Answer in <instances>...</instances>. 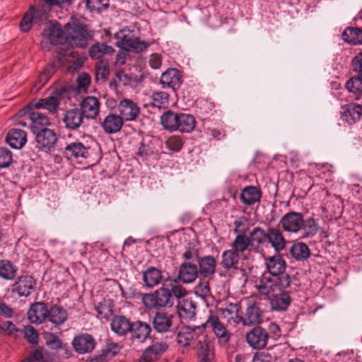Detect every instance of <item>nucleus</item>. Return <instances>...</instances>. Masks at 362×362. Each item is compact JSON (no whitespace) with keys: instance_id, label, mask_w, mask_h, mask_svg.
I'll return each instance as SVG.
<instances>
[{"instance_id":"nucleus-12","label":"nucleus","mask_w":362,"mask_h":362,"mask_svg":"<svg viewBox=\"0 0 362 362\" xmlns=\"http://www.w3.org/2000/svg\"><path fill=\"white\" fill-rule=\"evenodd\" d=\"M94 338L88 334H81L76 336L72 341V346L76 352L79 354H89L95 347Z\"/></svg>"},{"instance_id":"nucleus-50","label":"nucleus","mask_w":362,"mask_h":362,"mask_svg":"<svg viewBox=\"0 0 362 362\" xmlns=\"http://www.w3.org/2000/svg\"><path fill=\"white\" fill-rule=\"evenodd\" d=\"M267 231L265 232L260 227L254 228L250 233V245L253 243H257L258 245L264 243L267 240Z\"/></svg>"},{"instance_id":"nucleus-28","label":"nucleus","mask_w":362,"mask_h":362,"mask_svg":"<svg viewBox=\"0 0 362 362\" xmlns=\"http://www.w3.org/2000/svg\"><path fill=\"white\" fill-rule=\"evenodd\" d=\"M177 313L180 317L185 320H191L197 311L196 303L190 299L179 300L177 305Z\"/></svg>"},{"instance_id":"nucleus-37","label":"nucleus","mask_w":362,"mask_h":362,"mask_svg":"<svg viewBox=\"0 0 362 362\" xmlns=\"http://www.w3.org/2000/svg\"><path fill=\"white\" fill-rule=\"evenodd\" d=\"M216 269V259L213 256H204L199 260V272L204 277L212 275Z\"/></svg>"},{"instance_id":"nucleus-25","label":"nucleus","mask_w":362,"mask_h":362,"mask_svg":"<svg viewBox=\"0 0 362 362\" xmlns=\"http://www.w3.org/2000/svg\"><path fill=\"white\" fill-rule=\"evenodd\" d=\"M267 299L269 300L272 309L276 311L285 310L291 303L290 296L283 290L274 293Z\"/></svg>"},{"instance_id":"nucleus-19","label":"nucleus","mask_w":362,"mask_h":362,"mask_svg":"<svg viewBox=\"0 0 362 362\" xmlns=\"http://www.w3.org/2000/svg\"><path fill=\"white\" fill-rule=\"evenodd\" d=\"M83 119L84 116L79 109L71 108L64 112L63 122L66 129L76 130L83 124Z\"/></svg>"},{"instance_id":"nucleus-53","label":"nucleus","mask_w":362,"mask_h":362,"mask_svg":"<svg viewBox=\"0 0 362 362\" xmlns=\"http://www.w3.org/2000/svg\"><path fill=\"white\" fill-rule=\"evenodd\" d=\"M121 346L118 343L110 342L107 343L102 348L100 354L108 360L116 356L119 352Z\"/></svg>"},{"instance_id":"nucleus-59","label":"nucleus","mask_w":362,"mask_h":362,"mask_svg":"<svg viewBox=\"0 0 362 362\" xmlns=\"http://www.w3.org/2000/svg\"><path fill=\"white\" fill-rule=\"evenodd\" d=\"M12 163L11 152L7 148H0V168H5Z\"/></svg>"},{"instance_id":"nucleus-39","label":"nucleus","mask_w":362,"mask_h":362,"mask_svg":"<svg viewBox=\"0 0 362 362\" xmlns=\"http://www.w3.org/2000/svg\"><path fill=\"white\" fill-rule=\"evenodd\" d=\"M47 319L55 325H62L67 319L66 310L58 305H53L48 310Z\"/></svg>"},{"instance_id":"nucleus-5","label":"nucleus","mask_w":362,"mask_h":362,"mask_svg":"<svg viewBox=\"0 0 362 362\" xmlns=\"http://www.w3.org/2000/svg\"><path fill=\"white\" fill-rule=\"evenodd\" d=\"M67 42H72L76 46L84 48L88 45V34L81 25L68 23L65 25Z\"/></svg>"},{"instance_id":"nucleus-64","label":"nucleus","mask_w":362,"mask_h":362,"mask_svg":"<svg viewBox=\"0 0 362 362\" xmlns=\"http://www.w3.org/2000/svg\"><path fill=\"white\" fill-rule=\"evenodd\" d=\"M90 82V77L87 74H81L77 78L78 88L81 90H86L89 86Z\"/></svg>"},{"instance_id":"nucleus-4","label":"nucleus","mask_w":362,"mask_h":362,"mask_svg":"<svg viewBox=\"0 0 362 362\" xmlns=\"http://www.w3.org/2000/svg\"><path fill=\"white\" fill-rule=\"evenodd\" d=\"M115 38L117 46L128 52H141L148 46L147 42L139 40V38L134 37L132 33H126L124 30H120L116 33Z\"/></svg>"},{"instance_id":"nucleus-1","label":"nucleus","mask_w":362,"mask_h":362,"mask_svg":"<svg viewBox=\"0 0 362 362\" xmlns=\"http://www.w3.org/2000/svg\"><path fill=\"white\" fill-rule=\"evenodd\" d=\"M291 284L290 276L273 277L264 273L255 283V288L262 299H267L274 293L288 288Z\"/></svg>"},{"instance_id":"nucleus-58","label":"nucleus","mask_w":362,"mask_h":362,"mask_svg":"<svg viewBox=\"0 0 362 362\" xmlns=\"http://www.w3.org/2000/svg\"><path fill=\"white\" fill-rule=\"evenodd\" d=\"M165 145L170 151L178 152L182 148L183 143L180 136H173L165 141Z\"/></svg>"},{"instance_id":"nucleus-51","label":"nucleus","mask_w":362,"mask_h":362,"mask_svg":"<svg viewBox=\"0 0 362 362\" xmlns=\"http://www.w3.org/2000/svg\"><path fill=\"white\" fill-rule=\"evenodd\" d=\"M169 95L164 91L153 93L151 95L152 105L156 107H163L168 104Z\"/></svg>"},{"instance_id":"nucleus-9","label":"nucleus","mask_w":362,"mask_h":362,"mask_svg":"<svg viewBox=\"0 0 362 362\" xmlns=\"http://www.w3.org/2000/svg\"><path fill=\"white\" fill-rule=\"evenodd\" d=\"M117 108L119 116L124 121H134L140 113V108L138 105L133 100L127 98L121 100Z\"/></svg>"},{"instance_id":"nucleus-54","label":"nucleus","mask_w":362,"mask_h":362,"mask_svg":"<svg viewBox=\"0 0 362 362\" xmlns=\"http://www.w3.org/2000/svg\"><path fill=\"white\" fill-rule=\"evenodd\" d=\"M32 16H33L34 24L41 25L47 21L48 11L43 7L35 8L34 6H33Z\"/></svg>"},{"instance_id":"nucleus-44","label":"nucleus","mask_w":362,"mask_h":362,"mask_svg":"<svg viewBox=\"0 0 362 362\" xmlns=\"http://www.w3.org/2000/svg\"><path fill=\"white\" fill-rule=\"evenodd\" d=\"M291 255L298 261L308 259L310 255V249L305 243H296L289 250Z\"/></svg>"},{"instance_id":"nucleus-29","label":"nucleus","mask_w":362,"mask_h":362,"mask_svg":"<svg viewBox=\"0 0 362 362\" xmlns=\"http://www.w3.org/2000/svg\"><path fill=\"white\" fill-rule=\"evenodd\" d=\"M35 281L30 276H20L13 285V291L20 296H28L34 288Z\"/></svg>"},{"instance_id":"nucleus-11","label":"nucleus","mask_w":362,"mask_h":362,"mask_svg":"<svg viewBox=\"0 0 362 362\" xmlns=\"http://www.w3.org/2000/svg\"><path fill=\"white\" fill-rule=\"evenodd\" d=\"M268 338L267 332L260 327L252 328L246 335L247 342L254 349L264 348Z\"/></svg>"},{"instance_id":"nucleus-7","label":"nucleus","mask_w":362,"mask_h":362,"mask_svg":"<svg viewBox=\"0 0 362 362\" xmlns=\"http://www.w3.org/2000/svg\"><path fill=\"white\" fill-rule=\"evenodd\" d=\"M35 134L37 147L39 149L47 152L54 148L58 139L54 130L42 128L35 132Z\"/></svg>"},{"instance_id":"nucleus-40","label":"nucleus","mask_w":362,"mask_h":362,"mask_svg":"<svg viewBox=\"0 0 362 362\" xmlns=\"http://www.w3.org/2000/svg\"><path fill=\"white\" fill-rule=\"evenodd\" d=\"M261 194L259 191L254 186L245 187L240 194L242 202L247 205H252L259 202Z\"/></svg>"},{"instance_id":"nucleus-35","label":"nucleus","mask_w":362,"mask_h":362,"mask_svg":"<svg viewBox=\"0 0 362 362\" xmlns=\"http://www.w3.org/2000/svg\"><path fill=\"white\" fill-rule=\"evenodd\" d=\"M59 105V99L56 95L49 96L32 103L35 109H45L52 114L57 112Z\"/></svg>"},{"instance_id":"nucleus-63","label":"nucleus","mask_w":362,"mask_h":362,"mask_svg":"<svg viewBox=\"0 0 362 362\" xmlns=\"http://www.w3.org/2000/svg\"><path fill=\"white\" fill-rule=\"evenodd\" d=\"M170 291L171 292L173 297L175 296L178 299V300H181L180 298L187 294L185 288L180 284L173 285Z\"/></svg>"},{"instance_id":"nucleus-21","label":"nucleus","mask_w":362,"mask_h":362,"mask_svg":"<svg viewBox=\"0 0 362 362\" xmlns=\"http://www.w3.org/2000/svg\"><path fill=\"white\" fill-rule=\"evenodd\" d=\"M64 153L69 160L86 158L88 150L81 142L74 141L66 146Z\"/></svg>"},{"instance_id":"nucleus-55","label":"nucleus","mask_w":362,"mask_h":362,"mask_svg":"<svg viewBox=\"0 0 362 362\" xmlns=\"http://www.w3.org/2000/svg\"><path fill=\"white\" fill-rule=\"evenodd\" d=\"M345 86L349 92L353 93H362V74L349 79Z\"/></svg>"},{"instance_id":"nucleus-45","label":"nucleus","mask_w":362,"mask_h":362,"mask_svg":"<svg viewBox=\"0 0 362 362\" xmlns=\"http://www.w3.org/2000/svg\"><path fill=\"white\" fill-rule=\"evenodd\" d=\"M344 40L349 44H362V29L348 28L342 33Z\"/></svg>"},{"instance_id":"nucleus-31","label":"nucleus","mask_w":362,"mask_h":362,"mask_svg":"<svg viewBox=\"0 0 362 362\" xmlns=\"http://www.w3.org/2000/svg\"><path fill=\"white\" fill-rule=\"evenodd\" d=\"M267 240H268L276 252L283 250L286 245V240L281 232L275 228H268Z\"/></svg>"},{"instance_id":"nucleus-60","label":"nucleus","mask_w":362,"mask_h":362,"mask_svg":"<svg viewBox=\"0 0 362 362\" xmlns=\"http://www.w3.org/2000/svg\"><path fill=\"white\" fill-rule=\"evenodd\" d=\"M46 344L52 349H59L62 347V341L61 339L53 334H49L45 337Z\"/></svg>"},{"instance_id":"nucleus-14","label":"nucleus","mask_w":362,"mask_h":362,"mask_svg":"<svg viewBox=\"0 0 362 362\" xmlns=\"http://www.w3.org/2000/svg\"><path fill=\"white\" fill-rule=\"evenodd\" d=\"M168 349L165 341L155 342L145 349L140 362H155Z\"/></svg>"},{"instance_id":"nucleus-27","label":"nucleus","mask_w":362,"mask_h":362,"mask_svg":"<svg viewBox=\"0 0 362 362\" xmlns=\"http://www.w3.org/2000/svg\"><path fill=\"white\" fill-rule=\"evenodd\" d=\"M6 141L11 148L20 149L27 141V134L22 129H12L6 135Z\"/></svg>"},{"instance_id":"nucleus-24","label":"nucleus","mask_w":362,"mask_h":362,"mask_svg":"<svg viewBox=\"0 0 362 362\" xmlns=\"http://www.w3.org/2000/svg\"><path fill=\"white\" fill-rule=\"evenodd\" d=\"M240 307L238 303H229L223 308L218 310L228 323L235 325L242 322V316L240 315Z\"/></svg>"},{"instance_id":"nucleus-30","label":"nucleus","mask_w":362,"mask_h":362,"mask_svg":"<svg viewBox=\"0 0 362 362\" xmlns=\"http://www.w3.org/2000/svg\"><path fill=\"white\" fill-rule=\"evenodd\" d=\"M152 324L157 332H166L172 326V317L166 313L157 312L153 317Z\"/></svg>"},{"instance_id":"nucleus-17","label":"nucleus","mask_w":362,"mask_h":362,"mask_svg":"<svg viewBox=\"0 0 362 362\" xmlns=\"http://www.w3.org/2000/svg\"><path fill=\"white\" fill-rule=\"evenodd\" d=\"M181 74L176 69H168L160 76V83L163 88L175 90L181 84Z\"/></svg>"},{"instance_id":"nucleus-15","label":"nucleus","mask_w":362,"mask_h":362,"mask_svg":"<svg viewBox=\"0 0 362 362\" xmlns=\"http://www.w3.org/2000/svg\"><path fill=\"white\" fill-rule=\"evenodd\" d=\"M263 317L264 312L259 305L255 303H250L247 306L245 314L242 316V322L246 326L259 324Z\"/></svg>"},{"instance_id":"nucleus-48","label":"nucleus","mask_w":362,"mask_h":362,"mask_svg":"<svg viewBox=\"0 0 362 362\" xmlns=\"http://www.w3.org/2000/svg\"><path fill=\"white\" fill-rule=\"evenodd\" d=\"M250 245V239L245 235H238L233 243L231 244V250L235 251L236 253H243L246 251Z\"/></svg>"},{"instance_id":"nucleus-10","label":"nucleus","mask_w":362,"mask_h":362,"mask_svg":"<svg viewBox=\"0 0 362 362\" xmlns=\"http://www.w3.org/2000/svg\"><path fill=\"white\" fill-rule=\"evenodd\" d=\"M280 224L285 231L296 233L301 230L303 216L298 212H289L281 218Z\"/></svg>"},{"instance_id":"nucleus-41","label":"nucleus","mask_w":362,"mask_h":362,"mask_svg":"<svg viewBox=\"0 0 362 362\" xmlns=\"http://www.w3.org/2000/svg\"><path fill=\"white\" fill-rule=\"evenodd\" d=\"M162 278L161 271L153 267L148 268L143 274V280L148 287H153L159 284Z\"/></svg>"},{"instance_id":"nucleus-42","label":"nucleus","mask_w":362,"mask_h":362,"mask_svg":"<svg viewBox=\"0 0 362 362\" xmlns=\"http://www.w3.org/2000/svg\"><path fill=\"white\" fill-rule=\"evenodd\" d=\"M115 52L114 49L104 43H96L92 45L88 50L89 55L93 59H99L105 55L111 54Z\"/></svg>"},{"instance_id":"nucleus-6","label":"nucleus","mask_w":362,"mask_h":362,"mask_svg":"<svg viewBox=\"0 0 362 362\" xmlns=\"http://www.w3.org/2000/svg\"><path fill=\"white\" fill-rule=\"evenodd\" d=\"M203 332V328L200 327L185 326L180 329L177 334V342L183 347H194Z\"/></svg>"},{"instance_id":"nucleus-38","label":"nucleus","mask_w":362,"mask_h":362,"mask_svg":"<svg viewBox=\"0 0 362 362\" xmlns=\"http://www.w3.org/2000/svg\"><path fill=\"white\" fill-rule=\"evenodd\" d=\"M239 255L233 250L224 251L221 256V266L226 269H236L239 264Z\"/></svg>"},{"instance_id":"nucleus-57","label":"nucleus","mask_w":362,"mask_h":362,"mask_svg":"<svg viewBox=\"0 0 362 362\" xmlns=\"http://www.w3.org/2000/svg\"><path fill=\"white\" fill-rule=\"evenodd\" d=\"M24 337L33 345H36L38 343L37 331L31 325L24 327Z\"/></svg>"},{"instance_id":"nucleus-18","label":"nucleus","mask_w":362,"mask_h":362,"mask_svg":"<svg viewBox=\"0 0 362 362\" xmlns=\"http://www.w3.org/2000/svg\"><path fill=\"white\" fill-rule=\"evenodd\" d=\"M199 271L197 265L189 262L180 264L178 270V279L183 284H191L198 276Z\"/></svg>"},{"instance_id":"nucleus-32","label":"nucleus","mask_w":362,"mask_h":362,"mask_svg":"<svg viewBox=\"0 0 362 362\" xmlns=\"http://www.w3.org/2000/svg\"><path fill=\"white\" fill-rule=\"evenodd\" d=\"M29 118L31 121L30 129L33 134L39 131V129L46 128L49 124V119L43 112L38 110H33L29 114Z\"/></svg>"},{"instance_id":"nucleus-34","label":"nucleus","mask_w":362,"mask_h":362,"mask_svg":"<svg viewBox=\"0 0 362 362\" xmlns=\"http://www.w3.org/2000/svg\"><path fill=\"white\" fill-rule=\"evenodd\" d=\"M194 348L197 349L198 356L202 361H207L210 360L211 345L204 332L201 334V336H199Z\"/></svg>"},{"instance_id":"nucleus-26","label":"nucleus","mask_w":362,"mask_h":362,"mask_svg":"<svg viewBox=\"0 0 362 362\" xmlns=\"http://www.w3.org/2000/svg\"><path fill=\"white\" fill-rule=\"evenodd\" d=\"M362 107L355 103H349L341 107V119L349 124L358 121L361 116Z\"/></svg>"},{"instance_id":"nucleus-23","label":"nucleus","mask_w":362,"mask_h":362,"mask_svg":"<svg viewBox=\"0 0 362 362\" xmlns=\"http://www.w3.org/2000/svg\"><path fill=\"white\" fill-rule=\"evenodd\" d=\"M204 325L210 327L218 339L223 341L229 339V333L216 315L211 313Z\"/></svg>"},{"instance_id":"nucleus-62","label":"nucleus","mask_w":362,"mask_h":362,"mask_svg":"<svg viewBox=\"0 0 362 362\" xmlns=\"http://www.w3.org/2000/svg\"><path fill=\"white\" fill-rule=\"evenodd\" d=\"M195 293L202 298H206L210 295V288L207 281H204L195 286Z\"/></svg>"},{"instance_id":"nucleus-16","label":"nucleus","mask_w":362,"mask_h":362,"mask_svg":"<svg viewBox=\"0 0 362 362\" xmlns=\"http://www.w3.org/2000/svg\"><path fill=\"white\" fill-rule=\"evenodd\" d=\"M48 309L45 303L32 304L28 311V318L31 323L41 324L47 319Z\"/></svg>"},{"instance_id":"nucleus-20","label":"nucleus","mask_w":362,"mask_h":362,"mask_svg":"<svg viewBox=\"0 0 362 362\" xmlns=\"http://www.w3.org/2000/svg\"><path fill=\"white\" fill-rule=\"evenodd\" d=\"M151 332V326L148 323L139 320L132 323L131 329L129 330L132 338L141 343L146 341Z\"/></svg>"},{"instance_id":"nucleus-2","label":"nucleus","mask_w":362,"mask_h":362,"mask_svg":"<svg viewBox=\"0 0 362 362\" xmlns=\"http://www.w3.org/2000/svg\"><path fill=\"white\" fill-rule=\"evenodd\" d=\"M142 303L148 309H161L171 308L174 304V298L168 288L161 287L151 293L142 296Z\"/></svg>"},{"instance_id":"nucleus-3","label":"nucleus","mask_w":362,"mask_h":362,"mask_svg":"<svg viewBox=\"0 0 362 362\" xmlns=\"http://www.w3.org/2000/svg\"><path fill=\"white\" fill-rule=\"evenodd\" d=\"M67 42L65 28L57 21H50L42 33L41 44L43 48L49 45H64Z\"/></svg>"},{"instance_id":"nucleus-52","label":"nucleus","mask_w":362,"mask_h":362,"mask_svg":"<svg viewBox=\"0 0 362 362\" xmlns=\"http://www.w3.org/2000/svg\"><path fill=\"white\" fill-rule=\"evenodd\" d=\"M86 5L90 12L100 13L109 6V0H86Z\"/></svg>"},{"instance_id":"nucleus-13","label":"nucleus","mask_w":362,"mask_h":362,"mask_svg":"<svg viewBox=\"0 0 362 362\" xmlns=\"http://www.w3.org/2000/svg\"><path fill=\"white\" fill-rule=\"evenodd\" d=\"M100 103L94 96H87L80 103V110L85 118L95 119L100 113Z\"/></svg>"},{"instance_id":"nucleus-33","label":"nucleus","mask_w":362,"mask_h":362,"mask_svg":"<svg viewBox=\"0 0 362 362\" xmlns=\"http://www.w3.org/2000/svg\"><path fill=\"white\" fill-rule=\"evenodd\" d=\"M132 323L122 315L115 316L111 321V329L119 336H124L131 329Z\"/></svg>"},{"instance_id":"nucleus-56","label":"nucleus","mask_w":362,"mask_h":362,"mask_svg":"<svg viewBox=\"0 0 362 362\" xmlns=\"http://www.w3.org/2000/svg\"><path fill=\"white\" fill-rule=\"evenodd\" d=\"M33 6H30L29 9L24 14L21 23H20V29L22 32L26 33L28 32L31 28L33 22V16H32Z\"/></svg>"},{"instance_id":"nucleus-46","label":"nucleus","mask_w":362,"mask_h":362,"mask_svg":"<svg viewBox=\"0 0 362 362\" xmlns=\"http://www.w3.org/2000/svg\"><path fill=\"white\" fill-rule=\"evenodd\" d=\"M110 74V66L107 60H100L95 64V80L98 83L104 82Z\"/></svg>"},{"instance_id":"nucleus-49","label":"nucleus","mask_w":362,"mask_h":362,"mask_svg":"<svg viewBox=\"0 0 362 362\" xmlns=\"http://www.w3.org/2000/svg\"><path fill=\"white\" fill-rule=\"evenodd\" d=\"M16 274V269L8 260L0 261V276L8 280L13 279Z\"/></svg>"},{"instance_id":"nucleus-22","label":"nucleus","mask_w":362,"mask_h":362,"mask_svg":"<svg viewBox=\"0 0 362 362\" xmlns=\"http://www.w3.org/2000/svg\"><path fill=\"white\" fill-rule=\"evenodd\" d=\"M124 124V120L119 115L110 113L102 122L101 126L106 134H112L119 132Z\"/></svg>"},{"instance_id":"nucleus-8","label":"nucleus","mask_w":362,"mask_h":362,"mask_svg":"<svg viewBox=\"0 0 362 362\" xmlns=\"http://www.w3.org/2000/svg\"><path fill=\"white\" fill-rule=\"evenodd\" d=\"M265 265L268 271L267 274H270L273 277L290 276L285 273L286 263L281 255L276 254L265 259Z\"/></svg>"},{"instance_id":"nucleus-47","label":"nucleus","mask_w":362,"mask_h":362,"mask_svg":"<svg viewBox=\"0 0 362 362\" xmlns=\"http://www.w3.org/2000/svg\"><path fill=\"white\" fill-rule=\"evenodd\" d=\"M301 230L303 231V237H313L317 233L319 225L314 218L310 217L305 220L303 219Z\"/></svg>"},{"instance_id":"nucleus-36","label":"nucleus","mask_w":362,"mask_h":362,"mask_svg":"<svg viewBox=\"0 0 362 362\" xmlns=\"http://www.w3.org/2000/svg\"><path fill=\"white\" fill-rule=\"evenodd\" d=\"M195 126L196 120L193 115L186 113L179 114L176 130L183 133H190Z\"/></svg>"},{"instance_id":"nucleus-61","label":"nucleus","mask_w":362,"mask_h":362,"mask_svg":"<svg viewBox=\"0 0 362 362\" xmlns=\"http://www.w3.org/2000/svg\"><path fill=\"white\" fill-rule=\"evenodd\" d=\"M276 358L267 351L256 353L253 356L252 362H274Z\"/></svg>"},{"instance_id":"nucleus-43","label":"nucleus","mask_w":362,"mask_h":362,"mask_svg":"<svg viewBox=\"0 0 362 362\" xmlns=\"http://www.w3.org/2000/svg\"><path fill=\"white\" fill-rule=\"evenodd\" d=\"M179 114L171 110L164 112L160 116V123L164 129L173 132L177 127Z\"/></svg>"}]
</instances>
